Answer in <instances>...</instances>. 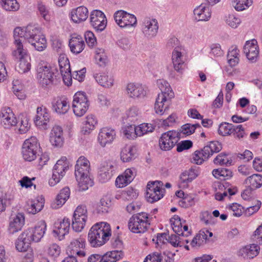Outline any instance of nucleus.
I'll return each mask as SVG.
<instances>
[{
  "mask_svg": "<svg viewBox=\"0 0 262 262\" xmlns=\"http://www.w3.org/2000/svg\"><path fill=\"white\" fill-rule=\"evenodd\" d=\"M137 21L136 17L134 14L124 11L122 26L121 28L135 27L137 25Z\"/></svg>",
  "mask_w": 262,
  "mask_h": 262,
  "instance_id": "nucleus-50",
  "label": "nucleus"
},
{
  "mask_svg": "<svg viewBox=\"0 0 262 262\" xmlns=\"http://www.w3.org/2000/svg\"><path fill=\"white\" fill-rule=\"evenodd\" d=\"M14 45L16 40H19L24 45L23 39H26L38 51H42L47 48L46 39L40 28L35 25L16 28L14 30Z\"/></svg>",
  "mask_w": 262,
  "mask_h": 262,
  "instance_id": "nucleus-1",
  "label": "nucleus"
},
{
  "mask_svg": "<svg viewBox=\"0 0 262 262\" xmlns=\"http://www.w3.org/2000/svg\"><path fill=\"white\" fill-rule=\"evenodd\" d=\"M126 91L128 97L133 99H143L147 94L145 88L141 84L134 83L127 84Z\"/></svg>",
  "mask_w": 262,
  "mask_h": 262,
  "instance_id": "nucleus-20",
  "label": "nucleus"
},
{
  "mask_svg": "<svg viewBox=\"0 0 262 262\" xmlns=\"http://www.w3.org/2000/svg\"><path fill=\"white\" fill-rule=\"evenodd\" d=\"M36 71L37 78L42 87H46L52 83L54 73L52 72L51 67L47 64L39 63Z\"/></svg>",
  "mask_w": 262,
  "mask_h": 262,
  "instance_id": "nucleus-11",
  "label": "nucleus"
},
{
  "mask_svg": "<svg viewBox=\"0 0 262 262\" xmlns=\"http://www.w3.org/2000/svg\"><path fill=\"white\" fill-rule=\"evenodd\" d=\"M194 203V199L191 196H186L179 201V205L183 208H188Z\"/></svg>",
  "mask_w": 262,
  "mask_h": 262,
  "instance_id": "nucleus-63",
  "label": "nucleus"
},
{
  "mask_svg": "<svg viewBox=\"0 0 262 262\" xmlns=\"http://www.w3.org/2000/svg\"><path fill=\"white\" fill-rule=\"evenodd\" d=\"M44 206V200L41 198L39 200H31L28 203L27 210L29 213L35 214L40 211Z\"/></svg>",
  "mask_w": 262,
  "mask_h": 262,
  "instance_id": "nucleus-42",
  "label": "nucleus"
},
{
  "mask_svg": "<svg viewBox=\"0 0 262 262\" xmlns=\"http://www.w3.org/2000/svg\"><path fill=\"white\" fill-rule=\"evenodd\" d=\"M58 63L63 81L68 86L71 85L73 76L71 72L69 60L64 55H61L58 59Z\"/></svg>",
  "mask_w": 262,
  "mask_h": 262,
  "instance_id": "nucleus-16",
  "label": "nucleus"
},
{
  "mask_svg": "<svg viewBox=\"0 0 262 262\" xmlns=\"http://www.w3.org/2000/svg\"><path fill=\"white\" fill-rule=\"evenodd\" d=\"M97 124V119L94 115L92 114L88 115L83 123L82 132L84 134H89L91 130L95 128Z\"/></svg>",
  "mask_w": 262,
  "mask_h": 262,
  "instance_id": "nucleus-38",
  "label": "nucleus"
},
{
  "mask_svg": "<svg viewBox=\"0 0 262 262\" xmlns=\"http://www.w3.org/2000/svg\"><path fill=\"white\" fill-rule=\"evenodd\" d=\"M253 3V0H233L232 4L237 11L248 9Z\"/></svg>",
  "mask_w": 262,
  "mask_h": 262,
  "instance_id": "nucleus-49",
  "label": "nucleus"
},
{
  "mask_svg": "<svg viewBox=\"0 0 262 262\" xmlns=\"http://www.w3.org/2000/svg\"><path fill=\"white\" fill-rule=\"evenodd\" d=\"M25 224V215L23 213L12 214L9 217L8 231L13 234L21 230Z\"/></svg>",
  "mask_w": 262,
  "mask_h": 262,
  "instance_id": "nucleus-17",
  "label": "nucleus"
},
{
  "mask_svg": "<svg viewBox=\"0 0 262 262\" xmlns=\"http://www.w3.org/2000/svg\"><path fill=\"white\" fill-rule=\"evenodd\" d=\"M85 246V239L81 235L73 239L67 248V253L69 256L84 257L86 253L84 250Z\"/></svg>",
  "mask_w": 262,
  "mask_h": 262,
  "instance_id": "nucleus-10",
  "label": "nucleus"
},
{
  "mask_svg": "<svg viewBox=\"0 0 262 262\" xmlns=\"http://www.w3.org/2000/svg\"><path fill=\"white\" fill-rule=\"evenodd\" d=\"M259 249L257 245L251 244L241 248L238 251V255L244 258H253L258 255Z\"/></svg>",
  "mask_w": 262,
  "mask_h": 262,
  "instance_id": "nucleus-27",
  "label": "nucleus"
},
{
  "mask_svg": "<svg viewBox=\"0 0 262 262\" xmlns=\"http://www.w3.org/2000/svg\"><path fill=\"white\" fill-rule=\"evenodd\" d=\"M224 20L226 25L232 29H236L242 23L241 19L233 14L225 16Z\"/></svg>",
  "mask_w": 262,
  "mask_h": 262,
  "instance_id": "nucleus-45",
  "label": "nucleus"
},
{
  "mask_svg": "<svg viewBox=\"0 0 262 262\" xmlns=\"http://www.w3.org/2000/svg\"><path fill=\"white\" fill-rule=\"evenodd\" d=\"M234 125L231 123L223 122L220 124L218 132L223 136H229L232 134L234 129Z\"/></svg>",
  "mask_w": 262,
  "mask_h": 262,
  "instance_id": "nucleus-48",
  "label": "nucleus"
},
{
  "mask_svg": "<svg viewBox=\"0 0 262 262\" xmlns=\"http://www.w3.org/2000/svg\"><path fill=\"white\" fill-rule=\"evenodd\" d=\"M69 167V162L67 158L62 157L54 166L52 177L49 180V185L53 186L57 184L65 175Z\"/></svg>",
  "mask_w": 262,
  "mask_h": 262,
  "instance_id": "nucleus-8",
  "label": "nucleus"
},
{
  "mask_svg": "<svg viewBox=\"0 0 262 262\" xmlns=\"http://www.w3.org/2000/svg\"><path fill=\"white\" fill-rule=\"evenodd\" d=\"M159 26L157 19L146 17L142 21V31L145 37L152 38L158 31Z\"/></svg>",
  "mask_w": 262,
  "mask_h": 262,
  "instance_id": "nucleus-14",
  "label": "nucleus"
},
{
  "mask_svg": "<svg viewBox=\"0 0 262 262\" xmlns=\"http://www.w3.org/2000/svg\"><path fill=\"white\" fill-rule=\"evenodd\" d=\"M37 10L39 14L47 21L51 20V13L49 8L42 3H38Z\"/></svg>",
  "mask_w": 262,
  "mask_h": 262,
  "instance_id": "nucleus-53",
  "label": "nucleus"
},
{
  "mask_svg": "<svg viewBox=\"0 0 262 262\" xmlns=\"http://www.w3.org/2000/svg\"><path fill=\"white\" fill-rule=\"evenodd\" d=\"M110 203L107 202L104 199L100 200V202L97 204L96 210L97 213L102 214L108 212Z\"/></svg>",
  "mask_w": 262,
  "mask_h": 262,
  "instance_id": "nucleus-57",
  "label": "nucleus"
},
{
  "mask_svg": "<svg viewBox=\"0 0 262 262\" xmlns=\"http://www.w3.org/2000/svg\"><path fill=\"white\" fill-rule=\"evenodd\" d=\"M136 128L135 125H127L122 129V132L126 138H133L136 135Z\"/></svg>",
  "mask_w": 262,
  "mask_h": 262,
  "instance_id": "nucleus-58",
  "label": "nucleus"
},
{
  "mask_svg": "<svg viewBox=\"0 0 262 262\" xmlns=\"http://www.w3.org/2000/svg\"><path fill=\"white\" fill-rule=\"evenodd\" d=\"M212 235V233L208 230H201L191 241L190 245L193 248H198L206 243L208 237Z\"/></svg>",
  "mask_w": 262,
  "mask_h": 262,
  "instance_id": "nucleus-29",
  "label": "nucleus"
},
{
  "mask_svg": "<svg viewBox=\"0 0 262 262\" xmlns=\"http://www.w3.org/2000/svg\"><path fill=\"white\" fill-rule=\"evenodd\" d=\"M12 56L19 60L17 71L19 73H24L28 72L31 69L30 57L27 50L19 40H16L15 49L12 51Z\"/></svg>",
  "mask_w": 262,
  "mask_h": 262,
  "instance_id": "nucleus-5",
  "label": "nucleus"
},
{
  "mask_svg": "<svg viewBox=\"0 0 262 262\" xmlns=\"http://www.w3.org/2000/svg\"><path fill=\"white\" fill-rule=\"evenodd\" d=\"M243 51L247 59L251 62L257 61L259 56V47L255 39L247 41Z\"/></svg>",
  "mask_w": 262,
  "mask_h": 262,
  "instance_id": "nucleus-18",
  "label": "nucleus"
},
{
  "mask_svg": "<svg viewBox=\"0 0 262 262\" xmlns=\"http://www.w3.org/2000/svg\"><path fill=\"white\" fill-rule=\"evenodd\" d=\"M232 161L229 160L227 158V155L224 152L219 154L213 160L215 164H219L221 165H230Z\"/></svg>",
  "mask_w": 262,
  "mask_h": 262,
  "instance_id": "nucleus-56",
  "label": "nucleus"
},
{
  "mask_svg": "<svg viewBox=\"0 0 262 262\" xmlns=\"http://www.w3.org/2000/svg\"><path fill=\"white\" fill-rule=\"evenodd\" d=\"M222 148V145L217 141H212L200 151L202 157L207 160L214 153L219 152Z\"/></svg>",
  "mask_w": 262,
  "mask_h": 262,
  "instance_id": "nucleus-31",
  "label": "nucleus"
},
{
  "mask_svg": "<svg viewBox=\"0 0 262 262\" xmlns=\"http://www.w3.org/2000/svg\"><path fill=\"white\" fill-rule=\"evenodd\" d=\"M218 187L220 190L223 191V192H218L216 193L215 195V199L220 201H222L224 197L227 196L228 194L230 196L234 195L237 191L236 187H229V184L226 182L220 183L218 185Z\"/></svg>",
  "mask_w": 262,
  "mask_h": 262,
  "instance_id": "nucleus-33",
  "label": "nucleus"
},
{
  "mask_svg": "<svg viewBox=\"0 0 262 262\" xmlns=\"http://www.w3.org/2000/svg\"><path fill=\"white\" fill-rule=\"evenodd\" d=\"M172 62L174 70L179 73H182L186 64L185 59L181 52L179 51L178 47H176L172 52Z\"/></svg>",
  "mask_w": 262,
  "mask_h": 262,
  "instance_id": "nucleus-24",
  "label": "nucleus"
},
{
  "mask_svg": "<svg viewBox=\"0 0 262 262\" xmlns=\"http://www.w3.org/2000/svg\"><path fill=\"white\" fill-rule=\"evenodd\" d=\"M161 253L154 252L148 255L144 262H161Z\"/></svg>",
  "mask_w": 262,
  "mask_h": 262,
  "instance_id": "nucleus-64",
  "label": "nucleus"
},
{
  "mask_svg": "<svg viewBox=\"0 0 262 262\" xmlns=\"http://www.w3.org/2000/svg\"><path fill=\"white\" fill-rule=\"evenodd\" d=\"M116 137V132L112 128L103 127L99 132L98 140L100 144L104 147L107 144L111 143Z\"/></svg>",
  "mask_w": 262,
  "mask_h": 262,
  "instance_id": "nucleus-23",
  "label": "nucleus"
},
{
  "mask_svg": "<svg viewBox=\"0 0 262 262\" xmlns=\"http://www.w3.org/2000/svg\"><path fill=\"white\" fill-rule=\"evenodd\" d=\"M239 52L236 46H232L229 49L227 54L228 62L230 67L236 66L239 62Z\"/></svg>",
  "mask_w": 262,
  "mask_h": 262,
  "instance_id": "nucleus-39",
  "label": "nucleus"
},
{
  "mask_svg": "<svg viewBox=\"0 0 262 262\" xmlns=\"http://www.w3.org/2000/svg\"><path fill=\"white\" fill-rule=\"evenodd\" d=\"M94 78L96 81L103 87L110 88L113 84V79L111 76L108 77L105 73L96 74L95 75Z\"/></svg>",
  "mask_w": 262,
  "mask_h": 262,
  "instance_id": "nucleus-43",
  "label": "nucleus"
},
{
  "mask_svg": "<svg viewBox=\"0 0 262 262\" xmlns=\"http://www.w3.org/2000/svg\"><path fill=\"white\" fill-rule=\"evenodd\" d=\"M179 140V133L175 130L163 133L159 141L160 148L162 150H170L177 144Z\"/></svg>",
  "mask_w": 262,
  "mask_h": 262,
  "instance_id": "nucleus-9",
  "label": "nucleus"
},
{
  "mask_svg": "<svg viewBox=\"0 0 262 262\" xmlns=\"http://www.w3.org/2000/svg\"><path fill=\"white\" fill-rule=\"evenodd\" d=\"M137 157V149L136 146L126 145L121 150L120 158L123 162L131 161Z\"/></svg>",
  "mask_w": 262,
  "mask_h": 262,
  "instance_id": "nucleus-25",
  "label": "nucleus"
},
{
  "mask_svg": "<svg viewBox=\"0 0 262 262\" xmlns=\"http://www.w3.org/2000/svg\"><path fill=\"white\" fill-rule=\"evenodd\" d=\"M39 147V143L36 137H31L26 140L23 145L21 150L24 159L29 162L34 160L36 158Z\"/></svg>",
  "mask_w": 262,
  "mask_h": 262,
  "instance_id": "nucleus-7",
  "label": "nucleus"
},
{
  "mask_svg": "<svg viewBox=\"0 0 262 262\" xmlns=\"http://www.w3.org/2000/svg\"><path fill=\"white\" fill-rule=\"evenodd\" d=\"M157 84L161 93L156 98L155 110L157 114L162 115L168 109L174 94L170 84L166 80L159 79L157 81Z\"/></svg>",
  "mask_w": 262,
  "mask_h": 262,
  "instance_id": "nucleus-2",
  "label": "nucleus"
},
{
  "mask_svg": "<svg viewBox=\"0 0 262 262\" xmlns=\"http://www.w3.org/2000/svg\"><path fill=\"white\" fill-rule=\"evenodd\" d=\"M168 242L173 247H176L178 246H183L184 243H188L189 240L188 238L184 239L183 237L176 235H171V236H169Z\"/></svg>",
  "mask_w": 262,
  "mask_h": 262,
  "instance_id": "nucleus-54",
  "label": "nucleus"
},
{
  "mask_svg": "<svg viewBox=\"0 0 262 262\" xmlns=\"http://www.w3.org/2000/svg\"><path fill=\"white\" fill-rule=\"evenodd\" d=\"M35 177L30 178L27 176H24L19 181V183L22 187L28 188L33 186L34 188L35 189L36 185H34L32 182V181L35 180Z\"/></svg>",
  "mask_w": 262,
  "mask_h": 262,
  "instance_id": "nucleus-62",
  "label": "nucleus"
},
{
  "mask_svg": "<svg viewBox=\"0 0 262 262\" xmlns=\"http://www.w3.org/2000/svg\"><path fill=\"white\" fill-rule=\"evenodd\" d=\"M193 14L198 21H208L211 17V11L209 7L201 4L194 9Z\"/></svg>",
  "mask_w": 262,
  "mask_h": 262,
  "instance_id": "nucleus-32",
  "label": "nucleus"
},
{
  "mask_svg": "<svg viewBox=\"0 0 262 262\" xmlns=\"http://www.w3.org/2000/svg\"><path fill=\"white\" fill-rule=\"evenodd\" d=\"M91 25L97 31H102L106 27L107 20L105 14L100 10H93L90 14Z\"/></svg>",
  "mask_w": 262,
  "mask_h": 262,
  "instance_id": "nucleus-15",
  "label": "nucleus"
},
{
  "mask_svg": "<svg viewBox=\"0 0 262 262\" xmlns=\"http://www.w3.org/2000/svg\"><path fill=\"white\" fill-rule=\"evenodd\" d=\"M70 226V221L68 219L64 218L62 221H57L54 224L53 233L54 236L62 240L64 236L69 233Z\"/></svg>",
  "mask_w": 262,
  "mask_h": 262,
  "instance_id": "nucleus-21",
  "label": "nucleus"
},
{
  "mask_svg": "<svg viewBox=\"0 0 262 262\" xmlns=\"http://www.w3.org/2000/svg\"><path fill=\"white\" fill-rule=\"evenodd\" d=\"M23 232L17 238L15 242V247L17 250L19 252L26 251L31 243L30 240L25 236Z\"/></svg>",
  "mask_w": 262,
  "mask_h": 262,
  "instance_id": "nucleus-40",
  "label": "nucleus"
},
{
  "mask_svg": "<svg viewBox=\"0 0 262 262\" xmlns=\"http://www.w3.org/2000/svg\"><path fill=\"white\" fill-rule=\"evenodd\" d=\"M234 129L233 130L232 135L235 138L241 139L247 136L248 134L245 132L242 125H234Z\"/></svg>",
  "mask_w": 262,
  "mask_h": 262,
  "instance_id": "nucleus-59",
  "label": "nucleus"
},
{
  "mask_svg": "<svg viewBox=\"0 0 262 262\" xmlns=\"http://www.w3.org/2000/svg\"><path fill=\"white\" fill-rule=\"evenodd\" d=\"M70 190L69 187H64L57 194L53 203L51 204L53 208H58L61 207L69 198Z\"/></svg>",
  "mask_w": 262,
  "mask_h": 262,
  "instance_id": "nucleus-36",
  "label": "nucleus"
},
{
  "mask_svg": "<svg viewBox=\"0 0 262 262\" xmlns=\"http://www.w3.org/2000/svg\"><path fill=\"white\" fill-rule=\"evenodd\" d=\"M62 129L58 125L54 126L50 133V141L55 146H61L63 143Z\"/></svg>",
  "mask_w": 262,
  "mask_h": 262,
  "instance_id": "nucleus-30",
  "label": "nucleus"
},
{
  "mask_svg": "<svg viewBox=\"0 0 262 262\" xmlns=\"http://www.w3.org/2000/svg\"><path fill=\"white\" fill-rule=\"evenodd\" d=\"M71 51L75 54L81 53L84 49L85 43L82 37L80 35L73 36L69 41Z\"/></svg>",
  "mask_w": 262,
  "mask_h": 262,
  "instance_id": "nucleus-35",
  "label": "nucleus"
},
{
  "mask_svg": "<svg viewBox=\"0 0 262 262\" xmlns=\"http://www.w3.org/2000/svg\"><path fill=\"white\" fill-rule=\"evenodd\" d=\"M161 182H149L147 185L146 198L148 202L154 203L163 196V189H162Z\"/></svg>",
  "mask_w": 262,
  "mask_h": 262,
  "instance_id": "nucleus-12",
  "label": "nucleus"
},
{
  "mask_svg": "<svg viewBox=\"0 0 262 262\" xmlns=\"http://www.w3.org/2000/svg\"><path fill=\"white\" fill-rule=\"evenodd\" d=\"M71 18L76 23H79L85 21L89 15L88 9L84 6H80L76 9H72L71 12Z\"/></svg>",
  "mask_w": 262,
  "mask_h": 262,
  "instance_id": "nucleus-28",
  "label": "nucleus"
},
{
  "mask_svg": "<svg viewBox=\"0 0 262 262\" xmlns=\"http://www.w3.org/2000/svg\"><path fill=\"white\" fill-rule=\"evenodd\" d=\"M52 105L53 110L59 115L66 114L70 108L69 102L64 96L55 98L52 101Z\"/></svg>",
  "mask_w": 262,
  "mask_h": 262,
  "instance_id": "nucleus-22",
  "label": "nucleus"
},
{
  "mask_svg": "<svg viewBox=\"0 0 262 262\" xmlns=\"http://www.w3.org/2000/svg\"><path fill=\"white\" fill-rule=\"evenodd\" d=\"M174 219L176 221L171 224L172 229L179 236L184 238V233L183 231L182 223L181 222V219L178 216H177Z\"/></svg>",
  "mask_w": 262,
  "mask_h": 262,
  "instance_id": "nucleus-55",
  "label": "nucleus"
},
{
  "mask_svg": "<svg viewBox=\"0 0 262 262\" xmlns=\"http://www.w3.org/2000/svg\"><path fill=\"white\" fill-rule=\"evenodd\" d=\"M112 235L111 226L106 222L97 223L90 229L88 241L93 247L102 246L108 241Z\"/></svg>",
  "mask_w": 262,
  "mask_h": 262,
  "instance_id": "nucleus-3",
  "label": "nucleus"
},
{
  "mask_svg": "<svg viewBox=\"0 0 262 262\" xmlns=\"http://www.w3.org/2000/svg\"><path fill=\"white\" fill-rule=\"evenodd\" d=\"M72 106L73 112L75 115L81 117L83 116L88 110L89 103L73 102Z\"/></svg>",
  "mask_w": 262,
  "mask_h": 262,
  "instance_id": "nucleus-46",
  "label": "nucleus"
},
{
  "mask_svg": "<svg viewBox=\"0 0 262 262\" xmlns=\"http://www.w3.org/2000/svg\"><path fill=\"white\" fill-rule=\"evenodd\" d=\"M34 119L35 124L38 126L46 125L50 119V114L47 108L45 106L38 107Z\"/></svg>",
  "mask_w": 262,
  "mask_h": 262,
  "instance_id": "nucleus-34",
  "label": "nucleus"
},
{
  "mask_svg": "<svg viewBox=\"0 0 262 262\" xmlns=\"http://www.w3.org/2000/svg\"><path fill=\"white\" fill-rule=\"evenodd\" d=\"M2 7L8 11H16L19 8V5L16 0H1Z\"/></svg>",
  "mask_w": 262,
  "mask_h": 262,
  "instance_id": "nucleus-51",
  "label": "nucleus"
},
{
  "mask_svg": "<svg viewBox=\"0 0 262 262\" xmlns=\"http://www.w3.org/2000/svg\"><path fill=\"white\" fill-rule=\"evenodd\" d=\"M246 186L256 190L262 186V175L260 174H253L248 177L244 181Z\"/></svg>",
  "mask_w": 262,
  "mask_h": 262,
  "instance_id": "nucleus-37",
  "label": "nucleus"
},
{
  "mask_svg": "<svg viewBox=\"0 0 262 262\" xmlns=\"http://www.w3.org/2000/svg\"><path fill=\"white\" fill-rule=\"evenodd\" d=\"M84 38L89 47L93 48L96 45V38L92 32L90 31H86L84 34Z\"/></svg>",
  "mask_w": 262,
  "mask_h": 262,
  "instance_id": "nucleus-60",
  "label": "nucleus"
},
{
  "mask_svg": "<svg viewBox=\"0 0 262 262\" xmlns=\"http://www.w3.org/2000/svg\"><path fill=\"white\" fill-rule=\"evenodd\" d=\"M149 225L148 215L144 212L134 214L129 220L128 223L129 229L136 233L145 232Z\"/></svg>",
  "mask_w": 262,
  "mask_h": 262,
  "instance_id": "nucleus-6",
  "label": "nucleus"
},
{
  "mask_svg": "<svg viewBox=\"0 0 262 262\" xmlns=\"http://www.w3.org/2000/svg\"><path fill=\"white\" fill-rule=\"evenodd\" d=\"M95 59L96 62L100 67H104L107 61V58L103 49L97 48L95 50Z\"/></svg>",
  "mask_w": 262,
  "mask_h": 262,
  "instance_id": "nucleus-47",
  "label": "nucleus"
},
{
  "mask_svg": "<svg viewBox=\"0 0 262 262\" xmlns=\"http://www.w3.org/2000/svg\"><path fill=\"white\" fill-rule=\"evenodd\" d=\"M13 199L12 196L8 195L6 192L0 188V214L6 210V207L11 204Z\"/></svg>",
  "mask_w": 262,
  "mask_h": 262,
  "instance_id": "nucleus-44",
  "label": "nucleus"
},
{
  "mask_svg": "<svg viewBox=\"0 0 262 262\" xmlns=\"http://www.w3.org/2000/svg\"><path fill=\"white\" fill-rule=\"evenodd\" d=\"M115 170L114 166L111 163H104L100 168L98 178L101 183L108 181L113 174Z\"/></svg>",
  "mask_w": 262,
  "mask_h": 262,
  "instance_id": "nucleus-26",
  "label": "nucleus"
},
{
  "mask_svg": "<svg viewBox=\"0 0 262 262\" xmlns=\"http://www.w3.org/2000/svg\"><path fill=\"white\" fill-rule=\"evenodd\" d=\"M124 256L121 250H113L102 255V262H116Z\"/></svg>",
  "mask_w": 262,
  "mask_h": 262,
  "instance_id": "nucleus-41",
  "label": "nucleus"
},
{
  "mask_svg": "<svg viewBox=\"0 0 262 262\" xmlns=\"http://www.w3.org/2000/svg\"><path fill=\"white\" fill-rule=\"evenodd\" d=\"M200 125L198 123L191 124L187 123L182 126V132L186 135H190L193 133L197 127H200Z\"/></svg>",
  "mask_w": 262,
  "mask_h": 262,
  "instance_id": "nucleus-61",
  "label": "nucleus"
},
{
  "mask_svg": "<svg viewBox=\"0 0 262 262\" xmlns=\"http://www.w3.org/2000/svg\"><path fill=\"white\" fill-rule=\"evenodd\" d=\"M136 127V135L138 136L151 133L155 129V126L149 123H142Z\"/></svg>",
  "mask_w": 262,
  "mask_h": 262,
  "instance_id": "nucleus-52",
  "label": "nucleus"
},
{
  "mask_svg": "<svg viewBox=\"0 0 262 262\" xmlns=\"http://www.w3.org/2000/svg\"><path fill=\"white\" fill-rule=\"evenodd\" d=\"M0 119L2 125L5 128H10L18 123L14 114L10 107H3L2 109Z\"/></svg>",
  "mask_w": 262,
  "mask_h": 262,
  "instance_id": "nucleus-19",
  "label": "nucleus"
},
{
  "mask_svg": "<svg viewBox=\"0 0 262 262\" xmlns=\"http://www.w3.org/2000/svg\"><path fill=\"white\" fill-rule=\"evenodd\" d=\"M90 169L89 161L83 156L80 157L75 165V175L80 191H85L93 185L89 177Z\"/></svg>",
  "mask_w": 262,
  "mask_h": 262,
  "instance_id": "nucleus-4",
  "label": "nucleus"
},
{
  "mask_svg": "<svg viewBox=\"0 0 262 262\" xmlns=\"http://www.w3.org/2000/svg\"><path fill=\"white\" fill-rule=\"evenodd\" d=\"M47 228V225L44 221L39 222L33 228H29L24 232L25 236L32 242H38L44 236Z\"/></svg>",
  "mask_w": 262,
  "mask_h": 262,
  "instance_id": "nucleus-13",
  "label": "nucleus"
}]
</instances>
